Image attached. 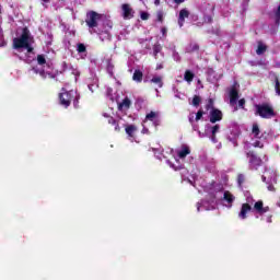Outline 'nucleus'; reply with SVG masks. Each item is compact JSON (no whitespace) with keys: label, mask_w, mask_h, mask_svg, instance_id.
I'll use <instances>...</instances> for the list:
<instances>
[{"label":"nucleus","mask_w":280,"mask_h":280,"mask_svg":"<svg viewBox=\"0 0 280 280\" xmlns=\"http://www.w3.org/2000/svg\"><path fill=\"white\" fill-rule=\"evenodd\" d=\"M250 211H255L256 213H258V215H264V213H268V211H270V207H264V201L261 200L256 201L254 203V208L250 206V203H243L238 213V218L241 220H246Z\"/></svg>","instance_id":"1"},{"label":"nucleus","mask_w":280,"mask_h":280,"mask_svg":"<svg viewBox=\"0 0 280 280\" xmlns=\"http://www.w3.org/2000/svg\"><path fill=\"white\" fill-rule=\"evenodd\" d=\"M58 98L60 106H63V108H69L72 102L74 108H78V104H80V96L73 90L67 91V89L62 88Z\"/></svg>","instance_id":"2"},{"label":"nucleus","mask_w":280,"mask_h":280,"mask_svg":"<svg viewBox=\"0 0 280 280\" xmlns=\"http://www.w3.org/2000/svg\"><path fill=\"white\" fill-rule=\"evenodd\" d=\"M30 40H32V33L30 32V28L25 26L22 30L21 36L13 38V49H24L25 47H27Z\"/></svg>","instance_id":"3"},{"label":"nucleus","mask_w":280,"mask_h":280,"mask_svg":"<svg viewBox=\"0 0 280 280\" xmlns=\"http://www.w3.org/2000/svg\"><path fill=\"white\" fill-rule=\"evenodd\" d=\"M256 112L255 115L261 117V119H272L275 117V108L269 103L256 104L255 105Z\"/></svg>","instance_id":"4"},{"label":"nucleus","mask_w":280,"mask_h":280,"mask_svg":"<svg viewBox=\"0 0 280 280\" xmlns=\"http://www.w3.org/2000/svg\"><path fill=\"white\" fill-rule=\"evenodd\" d=\"M102 14L97 13L96 11H88L85 23L90 30H95L98 25V21H102Z\"/></svg>","instance_id":"5"},{"label":"nucleus","mask_w":280,"mask_h":280,"mask_svg":"<svg viewBox=\"0 0 280 280\" xmlns=\"http://www.w3.org/2000/svg\"><path fill=\"white\" fill-rule=\"evenodd\" d=\"M249 163V170H259L264 165V160L255 153V151H248L246 153Z\"/></svg>","instance_id":"6"},{"label":"nucleus","mask_w":280,"mask_h":280,"mask_svg":"<svg viewBox=\"0 0 280 280\" xmlns=\"http://www.w3.org/2000/svg\"><path fill=\"white\" fill-rule=\"evenodd\" d=\"M237 82H234L229 91L230 105L235 106L237 104V100H240V91L237 90Z\"/></svg>","instance_id":"7"},{"label":"nucleus","mask_w":280,"mask_h":280,"mask_svg":"<svg viewBox=\"0 0 280 280\" xmlns=\"http://www.w3.org/2000/svg\"><path fill=\"white\" fill-rule=\"evenodd\" d=\"M121 10H122V18L125 19V21L135 19V10L132 9V7H130L129 3H124L121 5Z\"/></svg>","instance_id":"8"},{"label":"nucleus","mask_w":280,"mask_h":280,"mask_svg":"<svg viewBox=\"0 0 280 280\" xmlns=\"http://www.w3.org/2000/svg\"><path fill=\"white\" fill-rule=\"evenodd\" d=\"M223 117L224 115L222 114V110L212 108L210 112V124H218V121H222Z\"/></svg>","instance_id":"9"},{"label":"nucleus","mask_w":280,"mask_h":280,"mask_svg":"<svg viewBox=\"0 0 280 280\" xmlns=\"http://www.w3.org/2000/svg\"><path fill=\"white\" fill-rule=\"evenodd\" d=\"M104 117H106L107 124L114 126L115 132H121V127H119V120L115 119L113 116H109L108 114H104Z\"/></svg>","instance_id":"10"},{"label":"nucleus","mask_w":280,"mask_h":280,"mask_svg":"<svg viewBox=\"0 0 280 280\" xmlns=\"http://www.w3.org/2000/svg\"><path fill=\"white\" fill-rule=\"evenodd\" d=\"M145 121H152L154 126H159L161 120H159V112H150L145 115Z\"/></svg>","instance_id":"11"},{"label":"nucleus","mask_w":280,"mask_h":280,"mask_svg":"<svg viewBox=\"0 0 280 280\" xmlns=\"http://www.w3.org/2000/svg\"><path fill=\"white\" fill-rule=\"evenodd\" d=\"M188 154H191V149L187 144H183L182 149L177 151L178 159H187Z\"/></svg>","instance_id":"12"},{"label":"nucleus","mask_w":280,"mask_h":280,"mask_svg":"<svg viewBox=\"0 0 280 280\" xmlns=\"http://www.w3.org/2000/svg\"><path fill=\"white\" fill-rule=\"evenodd\" d=\"M186 19H189V12L187 11V9H182L179 11V16H178L179 27H183V25H185V20Z\"/></svg>","instance_id":"13"},{"label":"nucleus","mask_w":280,"mask_h":280,"mask_svg":"<svg viewBox=\"0 0 280 280\" xmlns=\"http://www.w3.org/2000/svg\"><path fill=\"white\" fill-rule=\"evenodd\" d=\"M223 200H225V202H228L229 205H233V202H235V196H233L231 191L225 190L223 194Z\"/></svg>","instance_id":"14"},{"label":"nucleus","mask_w":280,"mask_h":280,"mask_svg":"<svg viewBox=\"0 0 280 280\" xmlns=\"http://www.w3.org/2000/svg\"><path fill=\"white\" fill-rule=\"evenodd\" d=\"M132 81L138 83L143 82V72L141 70H135Z\"/></svg>","instance_id":"15"},{"label":"nucleus","mask_w":280,"mask_h":280,"mask_svg":"<svg viewBox=\"0 0 280 280\" xmlns=\"http://www.w3.org/2000/svg\"><path fill=\"white\" fill-rule=\"evenodd\" d=\"M130 106H132V102L130 101V98L125 97L122 102L118 104V109L119 110H121L122 108L128 109L130 108Z\"/></svg>","instance_id":"16"},{"label":"nucleus","mask_w":280,"mask_h":280,"mask_svg":"<svg viewBox=\"0 0 280 280\" xmlns=\"http://www.w3.org/2000/svg\"><path fill=\"white\" fill-rule=\"evenodd\" d=\"M252 135L255 137V139H261V130L259 129V125L254 124L252 127Z\"/></svg>","instance_id":"17"},{"label":"nucleus","mask_w":280,"mask_h":280,"mask_svg":"<svg viewBox=\"0 0 280 280\" xmlns=\"http://www.w3.org/2000/svg\"><path fill=\"white\" fill-rule=\"evenodd\" d=\"M268 50V46L264 45V43L258 42V47L256 49L257 56H262Z\"/></svg>","instance_id":"18"},{"label":"nucleus","mask_w":280,"mask_h":280,"mask_svg":"<svg viewBox=\"0 0 280 280\" xmlns=\"http://www.w3.org/2000/svg\"><path fill=\"white\" fill-rule=\"evenodd\" d=\"M137 131V126L135 125H127L125 128V132L128 137H135V132Z\"/></svg>","instance_id":"19"},{"label":"nucleus","mask_w":280,"mask_h":280,"mask_svg":"<svg viewBox=\"0 0 280 280\" xmlns=\"http://www.w3.org/2000/svg\"><path fill=\"white\" fill-rule=\"evenodd\" d=\"M194 78H196V74L191 72V70H186L184 74V80L188 83L194 82Z\"/></svg>","instance_id":"20"},{"label":"nucleus","mask_w":280,"mask_h":280,"mask_svg":"<svg viewBox=\"0 0 280 280\" xmlns=\"http://www.w3.org/2000/svg\"><path fill=\"white\" fill-rule=\"evenodd\" d=\"M151 82L158 84L159 89H163V77H153Z\"/></svg>","instance_id":"21"},{"label":"nucleus","mask_w":280,"mask_h":280,"mask_svg":"<svg viewBox=\"0 0 280 280\" xmlns=\"http://www.w3.org/2000/svg\"><path fill=\"white\" fill-rule=\"evenodd\" d=\"M109 30H113V23L110 22V20H106L104 23H103V32L105 34H108V31Z\"/></svg>","instance_id":"22"},{"label":"nucleus","mask_w":280,"mask_h":280,"mask_svg":"<svg viewBox=\"0 0 280 280\" xmlns=\"http://www.w3.org/2000/svg\"><path fill=\"white\" fill-rule=\"evenodd\" d=\"M77 51H78V54H84L86 51V46L82 43L78 44Z\"/></svg>","instance_id":"23"},{"label":"nucleus","mask_w":280,"mask_h":280,"mask_svg":"<svg viewBox=\"0 0 280 280\" xmlns=\"http://www.w3.org/2000/svg\"><path fill=\"white\" fill-rule=\"evenodd\" d=\"M213 104H214L213 98H209L206 104V110H213V108H215V107H213Z\"/></svg>","instance_id":"24"},{"label":"nucleus","mask_w":280,"mask_h":280,"mask_svg":"<svg viewBox=\"0 0 280 280\" xmlns=\"http://www.w3.org/2000/svg\"><path fill=\"white\" fill-rule=\"evenodd\" d=\"M275 21H276V25H280V5L278 7L277 11L275 12Z\"/></svg>","instance_id":"25"},{"label":"nucleus","mask_w":280,"mask_h":280,"mask_svg":"<svg viewBox=\"0 0 280 280\" xmlns=\"http://www.w3.org/2000/svg\"><path fill=\"white\" fill-rule=\"evenodd\" d=\"M275 82H276L275 91H276L277 95H280V81H279V77H276Z\"/></svg>","instance_id":"26"},{"label":"nucleus","mask_w":280,"mask_h":280,"mask_svg":"<svg viewBox=\"0 0 280 280\" xmlns=\"http://www.w3.org/2000/svg\"><path fill=\"white\" fill-rule=\"evenodd\" d=\"M202 100L200 98V96H198V95H195L194 97H192V106H200V102H201Z\"/></svg>","instance_id":"27"},{"label":"nucleus","mask_w":280,"mask_h":280,"mask_svg":"<svg viewBox=\"0 0 280 280\" xmlns=\"http://www.w3.org/2000/svg\"><path fill=\"white\" fill-rule=\"evenodd\" d=\"M37 62H38V65H46L47 59H45V55H38Z\"/></svg>","instance_id":"28"},{"label":"nucleus","mask_w":280,"mask_h":280,"mask_svg":"<svg viewBox=\"0 0 280 280\" xmlns=\"http://www.w3.org/2000/svg\"><path fill=\"white\" fill-rule=\"evenodd\" d=\"M163 16H164L163 10H160L156 12V21H159V23H163Z\"/></svg>","instance_id":"29"},{"label":"nucleus","mask_w":280,"mask_h":280,"mask_svg":"<svg viewBox=\"0 0 280 280\" xmlns=\"http://www.w3.org/2000/svg\"><path fill=\"white\" fill-rule=\"evenodd\" d=\"M140 19H141L142 21H148V19H150V13L142 11V12L140 13Z\"/></svg>","instance_id":"30"},{"label":"nucleus","mask_w":280,"mask_h":280,"mask_svg":"<svg viewBox=\"0 0 280 280\" xmlns=\"http://www.w3.org/2000/svg\"><path fill=\"white\" fill-rule=\"evenodd\" d=\"M202 115H205V112L202 109H199L196 114V121H200L202 119Z\"/></svg>","instance_id":"31"},{"label":"nucleus","mask_w":280,"mask_h":280,"mask_svg":"<svg viewBox=\"0 0 280 280\" xmlns=\"http://www.w3.org/2000/svg\"><path fill=\"white\" fill-rule=\"evenodd\" d=\"M220 132V125H214L211 127V135H218Z\"/></svg>","instance_id":"32"},{"label":"nucleus","mask_w":280,"mask_h":280,"mask_svg":"<svg viewBox=\"0 0 280 280\" xmlns=\"http://www.w3.org/2000/svg\"><path fill=\"white\" fill-rule=\"evenodd\" d=\"M203 22L210 24L213 23V16L212 15H203Z\"/></svg>","instance_id":"33"},{"label":"nucleus","mask_w":280,"mask_h":280,"mask_svg":"<svg viewBox=\"0 0 280 280\" xmlns=\"http://www.w3.org/2000/svg\"><path fill=\"white\" fill-rule=\"evenodd\" d=\"M113 69H115V66L110 61H108L107 62V71L110 75H113Z\"/></svg>","instance_id":"34"},{"label":"nucleus","mask_w":280,"mask_h":280,"mask_svg":"<svg viewBox=\"0 0 280 280\" xmlns=\"http://www.w3.org/2000/svg\"><path fill=\"white\" fill-rule=\"evenodd\" d=\"M24 49L27 50V54H32V51H34V47H32V44H30V40L26 44V46H24Z\"/></svg>","instance_id":"35"},{"label":"nucleus","mask_w":280,"mask_h":280,"mask_svg":"<svg viewBox=\"0 0 280 280\" xmlns=\"http://www.w3.org/2000/svg\"><path fill=\"white\" fill-rule=\"evenodd\" d=\"M39 74L42 75V78H47V75H49V78H55L54 74L49 72H45V70L40 71Z\"/></svg>","instance_id":"36"},{"label":"nucleus","mask_w":280,"mask_h":280,"mask_svg":"<svg viewBox=\"0 0 280 280\" xmlns=\"http://www.w3.org/2000/svg\"><path fill=\"white\" fill-rule=\"evenodd\" d=\"M253 147L254 148H264V143H261V141H259V140H256L254 143H253Z\"/></svg>","instance_id":"37"},{"label":"nucleus","mask_w":280,"mask_h":280,"mask_svg":"<svg viewBox=\"0 0 280 280\" xmlns=\"http://www.w3.org/2000/svg\"><path fill=\"white\" fill-rule=\"evenodd\" d=\"M237 183H238V185H243L244 184V175L243 174H240L237 176Z\"/></svg>","instance_id":"38"},{"label":"nucleus","mask_w":280,"mask_h":280,"mask_svg":"<svg viewBox=\"0 0 280 280\" xmlns=\"http://www.w3.org/2000/svg\"><path fill=\"white\" fill-rule=\"evenodd\" d=\"M245 105H246V98H241V100L238 101V106H240L241 108H244Z\"/></svg>","instance_id":"39"},{"label":"nucleus","mask_w":280,"mask_h":280,"mask_svg":"<svg viewBox=\"0 0 280 280\" xmlns=\"http://www.w3.org/2000/svg\"><path fill=\"white\" fill-rule=\"evenodd\" d=\"M153 51H154V54H155V56H156V54H160V52H161V47H160L159 45H155V46L153 47Z\"/></svg>","instance_id":"40"},{"label":"nucleus","mask_w":280,"mask_h":280,"mask_svg":"<svg viewBox=\"0 0 280 280\" xmlns=\"http://www.w3.org/2000/svg\"><path fill=\"white\" fill-rule=\"evenodd\" d=\"M200 49V46L198 44H194L191 46V51H198Z\"/></svg>","instance_id":"41"},{"label":"nucleus","mask_w":280,"mask_h":280,"mask_svg":"<svg viewBox=\"0 0 280 280\" xmlns=\"http://www.w3.org/2000/svg\"><path fill=\"white\" fill-rule=\"evenodd\" d=\"M211 141L213 143H218V138L215 137V135L211 133Z\"/></svg>","instance_id":"42"},{"label":"nucleus","mask_w":280,"mask_h":280,"mask_svg":"<svg viewBox=\"0 0 280 280\" xmlns=\"http://www.w3.org/2000/svg\"><path fill=\"white\" fill-rule=\"evenodd\" d=\"M161 32H162L163 36H167V28L166 27H162Z\"/></svg>","instance_id":"43"},{"label":"nucleus","mask_w":280,"mask_h":280,"mask_svg":"<svg viewBox=\"0 0 280 280\" xmlns=\"http://www.w3.org/2000/svg\"><path fill=\"white\" fill-rule=\"evenodd\" d=\"M177 5H180V3H185V0H174Z\"/></svg>","instance_id":"44"},{"label":"nucleus","mask_w":280,"mask_h":280,"mask_svg":"<svg viewBox=\"0 0 280 280\" xmlns=\"http://www.w3.org/2000/svg\"><path fill=\"white\" fill-rule=\"evenodd\" d=\"M154 5H161V0H154Z\"/></svg>","instance_id":"45"},{"label":"nucleus","mask_w":280,"mask_h":280,"mask_svg":"<svg viewBox=\"0 0 280 280\" xmlns=\"http://www.w3.org/2000/svg\"><path fill=\"white\" fill-rule=\"evenodd\" d=\"M5 45H8V43L2 42V43L0 44V47H5Z\"/></svg>","instance_id":"46"},{"label":"nucleus","mask_w":280,"mask_h":280,"mask_svg":"<svg viewBox=\"0 0 280 280\" xmlns=\"http://www.w3.org/2000/svg\"><path fill=\"white\" fill-rule=\"evenodd\" d=\"M211 12H212V14H213V12H215V5H213V7L211 8Z\"/></svg>","instance_id":"47"},{"label":"nucleus","mask_w":280,"mask_h":280,"mask_svg":"<svg viewBox=\"0 0 280 280\" xmlns=\"http://www.w3.org/2000/svg\"><path fill=\"white\" fill-rule=\"evenodd\" d=\"M268 190H269V191H272V185H269V186H268Z\"/></svg>","instance_id":"48"},{"label":"nucleus","mask_w":280,"mask_h":280,"mask_svg":"<svg viewBox=\"0 0 280 280\" xmlns=\"http://www.w3.org/2000/svg\"><path fill=\"white\" fill-rule=\"evenodd\" d=\"M44 1V3H49V0H43Z\"/></svg>","instance_id":"49"},{"label":"nucleus","mask_w":280,"mask_h":280,"mask_svg":"<svg viewBox=\"0 0 280 280\" xmlns=\"http://www.w3.org/2000/svg\"><path fill=\"white\" fill-rule=\"evenodd\" d=\"M156 69H163V66H159Z\"/></svg>","instance_id":"50"}]
</instances>
